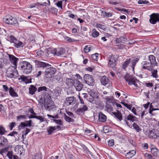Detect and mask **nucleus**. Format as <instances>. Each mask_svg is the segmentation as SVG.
Segmentation results:
<instances>
[{
    "label": "nucleus",
    "instance_id": "obj_2",
    "mask_svg": "<svg viewBox=\"0 0 159 159\" xmlns=\"http://www.w3.org/2000/svg\"><path fill=\"white\" fill-rule=\"evenodd\" d=\"M20 67L23 72L26 74L30 73L32 71V65L28 62L24 61L20 64Z\"/></svg>",
    "mask_w": 159,
    "mask_h": 159
},
{
    "label": "nucleus",
    "instance_id": "obj_26",
    "mask_svg": "<svg viewBox=\"0 0 159 159\" xmlns=\"http://www.w3.org/2000/svg\"><path fill=\"white\" fill-rule=\"evenodd\" d=\"M114 115L115 117L117 120L120 121H121L122 120V116L121 113L119 111H117V112H112Z\"/></svg>",
    "mask_w": 159,
    "mask_h": 159
},
{
    "label": "nucleus",
    "instance_id": "obj_46",
    "mask_svg": "<svg viewBox=\"0 0 159 159\" xmlns=\"http://www.w3.org/2000/svg\"><path fill=\"white\" fill-rule=\"evenodd\" d=\"M30 131V129L28 128H26L22 132V137L23 138L24 136H26Z\"/></svg>",
    "mask_w": 159,
    "mask_h": 159
},
{
    "label": "nucleus",
    "instance_id": "obj_4",
    "mask_svg": "<svg viewBox=\"0 0 159 159\" xmlns=\"http://www.w3.org/2000/svg\"><path fill=\"white\" fill-rule=\"evenodd\" d=\"M16 68L13 66L9 67L6 72L7 76L11 78L16 77L18 73L16 70Z\"/></svg>",
    "mask_w": 159,
    "mask_h": 159
},
{
    "label": "nucleus",
    "instance_id": "obj_21",
    "mask_svg": "<svg viewBox=\"0 0 159 159\" xmlns=\"http://www.w3.org/2000/svg\"><path fill=\"white\" fill-rule=\"evenodd\" d=\"M149 60L150 63L154 67L155 66H157V63L155 57L153 55H150L148 56Z\"/></svg>",
    "mask_w": 159,
    "mask_h": 159
},
{
    "label": "nucleus",
    "instance_id": "obj_9",
    "mask_svg": "<svg viewBox=\"0 0 159 159\" xmlns=\"http://www.w3.org/2000/svg\"><path fill=\"white\" fill-rule=\"evenodd\" d=\"M128 121H129L130 122H134V121H138V118L135 116H133L132 114H130L126 117H125L124 121L125 122L126 125H129V122Z\"/></svg>",
    "mask_w": 159,
    "mask_h": 159
},
{
    "label": "nucleus",
    "instance_id": "obj_20",
    "mask_svg": "<svg viewBox=\"0 0 159 159\" xmlns=\"http://www.w3.org/2000/svg\"><path fill=\"white\" fill-rule=\"evenodd\" d=\"M88 107L85 104H82L80 108H78L76 111V112L77 114H79L81 113H83L85 111L87 110Z\"/></svg>",
    "mask_w": 159,
    "mask_h": 159
},
{
    "label": "nucleus",
    "instance_id": "obj_28",
    "mask_svg": "<svg viewBox=\"0 0 159 159\" xmlns=\"http://www.w3.org/2000/svg\"><path fill=\"white\" fill-rule=\"evenodd\" d=\"M131 61L130 58L127 59L122 63V67L123 69L126 70V69L128 67Z\"/></svg>",
    "mask_w": 159,
    "mask_h": 159
},
{
    "label": "nucleus",
    "instance_id": "obj_64",
    "mask_svg": "<svg viewBox=\"0 0 159 159\" xmlns=\"http://www.w3.org/2000/svg\"><path fill=\"white\" fill-rule=\"evenodd\" d=\"M37 55L38 56H42L43 54V52L41 50H39L37 52Z\"/></svg>",
    "mask_w": 159,
    "mask_h": 159
},
{
    "label": "nucleus",
    "instance_id": "obj_62",
    "mask_svg": "<svg viewBox=\"0 0 159 159\" xmlns=\"http://www.w3.org/2000/svg\"><path fill=\"white\" fill-rule=\"evenodd\" d=\"M35 118L39 120L41 122H42L44 121L43 118L41 116H36Z\"/></svg>",
    "mask_w": 159,
    "mask_h": 159
},
{
    "label": "nucleus",
    "instance_id": "obj_53",
    "mask_svg": "<svg viewBox=\"0 0 159 159\" xmlns=\"http://www.w3.org/2000/svg\"><path fill=\"white\" fill-rule=\"evenodd\" d=\"M90 96H91V97H89L87 99V100L91 103L95 104V103L94 102V98L92 97L91 94H90Z\"/></svg>",
    "mask_w": 159,
    "mask_h": 159
},
{
    "label": "nucleus",
    "instance_id": "obj_22",
    "mask_svg": "<svg viewBox=\"0 0 159 159\" xmlns=\"http://www.w3.org/2000/svg\"><path fill=\"white\" fill-rule=\"evenodd\" d=\"M127 40V38L124 36H122L120 38H117L115 40L116 43L118 44L125 43Z\"/></svg>",
    "mask_w": 159,
    "mask_h": 159
},
{
    "label": "nucleus",
    "instance_id": "obj_24",
    "mask_svg": "<svg viewBox=\"0 0 159 159\" xmlns=\"http://www.w3.org/2000/svg\"><path fill=\"white\" fill-rule=\"evenodd\" d=\"M116 60L112 57H111L110 59L109 60V62L108 65L111 67L113 70L116 68Z\"/></svg>",
    "mask_w": 159,
    "mask_h": 159
},
{
    "label": "nucleus",
    "instance_id": "obj_61",
    "mask_svg": "<svg viewBox=\"0 0 159 159\" xmlns=\"http://www.w3.org/2000/svg\"><path fill=\"white\" fill-rule=\"evenodd\" d=\"M108 144L109 146H112L114 145V141L113 139H111L109 140L108 142Z\"/></svg>",
    "mask_w": 159,
    "mask_h": 159
},
{
    "label": "nucleus",
    "instance_id": "obj_15",
    "mask_svg": "<svg viewBox=\"0 0 159 159\" xmlns=\"http://www.w3.org/2000/svg\"><path fill=\"white\" fill-rule=\"evenodd\" d=\"M76 99L73 97H67L64 101V102L65 105L69 106L70 105H73L75 104Z\"/></svg>",
    "mask_w": 159,
    "mask_h": 159
},
{
    "label": "nucleus",
    "instance_id": "obj_31",
    "mask_svg": "<svg viewBox=\"0 0 159 159\" xmlns=\"http://www.w3.org/2000/svg\"><path fill=\"white\" fill-rule=\"evenodd\" d=\"M29 93L31 95H33L37 90V89L34 86L31 85L29 87Z\"/></svg>",
    "mask_w": 159,
    "mask_h": 159
},
{
    "label": "nucleus",
    "instance_id": "obj_49",
    "mask_svg": "<svg viewBox=\"0 0 159 159\" xmlns=\"http://www.w3.org/2000/svg\"><path fill=\"white\" fill-rule=\"evenodd\" d=\"M54 93L57 96L59 95L61 93V89L58 87H57L54 90Z\"/></svg>",
    "mask_w": 159,
    "mask_h": 159
},
{
    "label": "nucleus",
    "instance_id": "obj_56",
    "mask_svg": "<svg viewBox=\"0 0 159 159\" xmlns=\"http://www.w3.org/2000/svg\"><path fill=\"white\" fill-rule=\"evenodd\" d=\"M47 116L50 119L52 118V119H57L59 117L58 114L54 116H52L49 114H48Z\"/></svg>",
    "mask_w": 159,
    "mask_h": 159
},
{
    "label": "nucleus",
    "instance_id": "obj_3",
    "mask_svg": "<svg viewBox=\"0 0 159 159\" xmlns=\"http://www.w3.org/2000/svg\"><path fill=\"white\" fill-rule=\"evenodd\" d=\"M11 43H14V46L17 48L23 47L24 46V44L22 42L18 40L15 37L11 35L7 37Z\"/></svg>",
    "mask_w": 159,
    "mask_h": 159
},
{
    "label": "nucleus",
    "instance_id": "obj_10",
    "mask_svg": "<svg viewBox=\"0 0 159 159\" xmlns=\"http://www.w3.org/2000/svg\"><path fill=\"white\" fill-rule=\"evenodd\" d=\"M148 137L151 139H157L159 137V131L152 129L149 131Z\"/></svg>",
    "mask_w": 159,
    "mask_h": 159
},
{
    "label": "nucleus",
    "instance_id": "obj_50",
    "mask_svg": "<svg viewBox=\"0 0 159 159\" xmlns=\"http://www.w3.org/2000/svg\"><path fill=\"white\" fill-rule=\"evenodd\" d=\"M91 50V46L90 45L85 46L84 48V52L85 53H87L89 52Z\"/></svg>",
    "mask_w": 159,
    "mask_h": 159
},
{
    "label": "nucleus",
    "instance_id": "obj_11",
    "mask_svg": "<svg viewBox=\"0 0 159 159\" xmlns=\"http://www.w3.org/2000/svg\"><path fill=\"white\" fill-rule=\"evenodd\" d=\"M7 55L8 56L10 63L14 65V66H12L17 67V61L19 60V59L13 55L10 54H7Z\"/></svg>",
    "mask_w": 159,
    "mask_h": 159
},
{
    "label": "nucleus",
    "instance_id": "obj_58",
    "mask_svg": "<svg viewBox=\"0 0 159 159\" xmlns=\"http://www.w3.org/2000/svg\"><path fill=\"white\" fill-rule=\"evenodd\" d=\"M117 48L119 49L122 50L124 49L125 47V45L122 44L116 45Z\"/></svg>",
    "mask_w": 159,
    "mask_h": 159
},
{
    "label": "nucleus",
    "instance_id": "obj_17",
    "mask_svg": "<svg viewBox=\"0 0 159 159\" xmlns=\"http://www.w3.org/2000/svg\"><path fill=\"white\" fill-rule=\"evenodd\" d=\"M74 86L77 91H80L83 88V85L77 79H75Z\"/></svg>",
    "mask_w": 159,
    "mask_h": 159
},
{
    "label": "nucleus",
    "instance_id": "obj_45",
    "mask_svg": "<svg viewBox=\"0 0 159 159\" xmlns=\"http://www.w3.org/2000/svg\"><path fill=\"white\" fill-rule=\"evenodd\" d=\"M152 76L153 77L157 78L158 77L157 70L156 69L152 70Z\"/></svg>",
    "mask_w": 159,
    "mask_h": 159
},
{
    "label": "nucleus",
    "instance_id": "obj_13",
    "mask_svg": "<svg viewBox=\"0 0 159 159\" xmlns=\"http://www.w3.org/2000/svg\"><path fill=\"white\" fill-rule=\"evenodd\" d=\"M34 62L36 66L39 68L40 67L45 68L51 66L50 65L48 64L38 60H35Z\"/></svg>",
    "mask_w": 159,
    "mask_h": 159
},
{
    "label": "nucleus",
    "instance_id": "obj_25",
    "mask_svg": "<svg viewBox=\"0 0 159 159\" xmlns=\"http://www.w3.org/2000/svg\"><path fill=\"white\" fill-rule=\"evenodd\" d=\"M66 83L69 87H72L75 84V79L73 80L71 78H66Z\"/></svg>",
    "mask_w": 159,
    "mask_h": 159
},
{
    "label": "nucleus",
    "instance_id": "obj_1",
    "mask_svg": "<svg viewBox=\"0 0 159 159\" xmlns=\"http://www.w3.org/2000/svg\"><path fill=\"white\" fill-rule=\"evenodd\" d=\"M124 78L129 85H133L136 87V89L139 87L137 83L139 82V80L135 77L127 73L124 76Z\"/></svg>",
    "mask_w": 159,
    "mask_h": 159
},
{
    "label": "nucleus",
    "instance_id": "obj_5",
    "mask_svg": "<svg viewBox=\"0 0 159 159\" xmlns=\"http://www.w3.org/2000/svg\"><path fill=\"white\" fill-rule=\"evenodd\" d=\"M56 69L53 67H48L45 71V76L47 78H51L55 74Z\"/></svg>",
    "mask_w": 159,
    "mask_h": 159
},
{
    "label": "nucleus",
    "instance_id": "obj_55",
    "mask_svg": "<svg viewBox=\"0 0 159 159\" xmlns=\"http://www.w3.org/2000/svg\"><path fill=\"white\" fill-rule=\"evenodd\" d=\"M26 118L25 116L20 115L17 116V120L20 121L21 119H25Z\"/></svg>",
    "mask_w": 159,
    "mask_h": 159
},
{
    "label": "nucleus",
    "instance_id": "obj_51",
    "mask_svg": "<svg viewBox=\"0 0 159 159\" xmlns=\"http://www.w3.org/2000/svg\"><path fill=\"white\" fill-rule=\"evenodd\" d=\"M149 2L147 0H139L138 2V3L139 4H148L149 3Z\"/></svg>",
    "mask_w": 159,
    "mask_h": 159
},
{
    "label": "nucleus",
    "instance_id": "obj_39",
    "mask_svg": "<svg viewBox=\"0 0 159 159\" xmlns=\"http://www.w3.org/2000/svg\"><path fill=\"white\" fill-rule=\"evenodd\" d=\"M132 126L133 128L137 132H139L141 130V129L140 128L139 126L135 123H133Z\"/></svg>",
    "mask_w": 159,
    "mask_h": 159
},
{
    "label": "nucleus",
    "instance_id": "obj_12",
    "mask_svg": "<svg viewBox=\"0 0 159 159\" xmlns=\"http://www.w3.org/2000/svg\"><path fill=\"white\" fill-rule=\"evenodd\" d=\"M32 121L30 120L29 121H25V122H21L18 126V128L19 130H21L25 128V127H30L32 126Z\"/></svg>",
    "mask_w": 159,
    "mask_h": 159
},
{
    "label": "nucleus",
    "instance_id": "obj_35",
    "mask_svg": "<svg viewBox=\"0 0 159 159\" xmlns=\"http://www.w3.org/2000/svg\"><path fill=\"white\" fill-rule=\"evenodd\" d=\"M101 12L102 13L101 16H102L103 17H109L111 16L112 15L111 12H106L103 11H102Z\"/></svg>",
    "mask_w": 159,
    "mask_h": 159
},
{
    "label": "nucleus",
    "instance_id": "obj_63",
    "mask_svg": "<svg viewBox=\"0 0 159 159\" xmlns=\"http://www.w3.org/2000/svg\"><path fill=\"white\" fill-rule=\"evenodd\" d=\"M6 33V30L4 29L0 28V34H4Z\"/></svg>",
    "mask_w": 159,
    "mask_h": 159
},
{
    "label": "nucleus",
    "instance_id": "obj_33",
    "mask_svg": "<svg viewBox=\"0 0 159 159\" xmlns=\"http://www.w3.org/2000/svg\"><path fill=\"white\" fill-rule=\"evenodd\" d=\"M49 101H48V100H46V101L47 102H46H46L44 104V107L46 109V110H48L49 111H50V109H51V105L52 104V102L51 101H49V99H48Z\"/></svg>",
    "mask_w": 159,
    "mask_h": 159
},
{
    "label": "nucleus",
    "instance_id": "obj_18",
    "mask_svg": "<svg viewBox=\"0 0 159 159\" xmlns=\"http://www.w3.org/2000/svg\"><path fill=\"white\" fill-rule=\"evenodd\" d=\"M7 150H1L0 151V154L4 156V153H5L6 154L9 159H12L13 155L12 152L8 151Z\"/></svg>",
    "mask_w": 159,
    "mask_h": 159
},
{
    "label": "nucleus",
    "instance_id": "obj_16",
    "mask_svg": "<svg viewBox=\"0 0 159 159\" xmlns=\"http://www.w3.org/2000/svg\"><path fill=\"white\" fill-rule=\"evenodd\" d=\"M92 97H93L94 99L95 104V107L97 108L99 107V98L98 93L96 92H93L91 94Z\"/></svg>",
    "mask_w": 159,
    "mask_h": 159
},
{
    "label": "nucleus",
    "instance_id": "obj_23",
    "mask_svg": "<svg viewBox=\"0 0 159 159\" xmlns=\"http://www.w3.org/2000/svg\"><path fill=\"white\" fill-rule=\"evenodd\" d=\"M20 79L22 81L26 84H28L31 82V78L30 76H25L24 75H22L20 76Z\"/></svg>",
    "mask_w": 159,
    "mask_h": 159
},
{
    "label": "nucleus",
    "instance_id": "obj_48",
    "mask_svg": "<svg viewBox=\"0 0 159 159\" xmlns=\"http://www.w3.org/2000/svg\"><path fill=\"white\" fill-rule=\"evenodd\" d=\"M7 131L2 126H0V135H2L4 134Z\"/></svg>",
    "mask_w": 159,
    "mask_h": 159
},
{
    "label": "nucleus",
    "instance_id": "obj_60",
    "mask_svg": "<svg viewBox=\"0 0 159 159\" xmlns=\"http://www.w3.org/2000/svg\"><path fill=\"white\" fill-rule=\"evenodd\" d=\"M65 39L66 41H69V42H74L75 41L74 39H72L71 38L68 37H66Z\"/></svg>",
    "mask_w": 159,
    "mask_h": 159
},
{
    "label": "nucleus",
    "instance_id": "obj_54",
    "mask_svg": "<svg viewBox=\"0 0 159 159\" xmlns=\"http://www.w3.org/2000/svg\"><path fill=\"white\" fill-rule=\"evenodd\" d=\"M49 11L53 14H55L57 11V9L54 7L51 8Z\"/></svg>",
    "mask_w": 159,
    "mask_h": 159
},
{
    "label": "nucleus",
    "instance_id": "obj_34",
    "mask_svg": "<svg viewBox=\"0 0 159 159\" xmlns=\"http://www.w3.org/2000/svg\"><path fill=\"white\" fill-rule=\"evenodd\" d=\"M114 103L112 104H107L106 106V110L108 112H111L113 111Z\"/></svg>",
    "mask_w": 159,
    "mask_h": 159
},
{
    "label": "nucleus",
    "instance_id": "obj_57",
    "mask_svg": "<svg viewBox=\"0 0 159 159\" xmlns=\"http://www.w3.org/2000/svg\"><path fill=\"white\" fill-rule=\"evenodd\" d=\"M16 125V123L15 122H12L10 123L8 126L10 129V130H12L13 128H14Z\"/></svg>",
    "mask_w": 159,
    "mask_h": 159
},
{
    "label": "nucleus",
    "instance_id": "obj_7",
    "mask_svg": "<svg viewBox=\"0 0 159 159\" xmlns=\"http://www.w3.org/2000/svg\"><path fill=\"white\" fill-rule=\"evenodd\" d=\"M84 79L86 83L90 86H93L94 84V82L92 75L89 74H85Z\"/></svg>",
    "mask_w": 159,
    "mask_h": 159
},
{
    "label": "nucleus",
    "instance_id": "obj_40",
    "mask_svg": "<svg viewBox=\"0 0 159 159\" xmlns=\"http://www.w3.org/2000/svg\"><path fill=\"white\" fill-rule=\"evenodd\" d=\"M64 118L65 120L68 122H74V120L69 116H67L66 114H65L64 115Z\"/></svg>",
    "mask_w": 159,
    "mask_h": 159
},
{
    "label": "nucleus",
    "instance_id": "obj_19",
    "mask_svg": "<svg viewBox=\"0 0 159 159\" xmlns=\"http://www.w3.org/2000/svg\"><path fill=\"white\" fill-rule=\"evenodd\" d=\"M61 128V127L60 126H50L47 128V131L49 135H51L55 130Z\"/></svg>",
    "mask_w": 159,
    "mask_h": 159
},
{
    "label": "nucleus",
    "instance_id": "obj_36",
    "mask_svg": "<svg viewBox=\"0 0 159 159\" xmlns=\"http://www.w3.org/2000/svg\"><path fill=\"white\" fill-rule=\"evenodd\" d=\"M107 119L106 116L102 112H100V122H104L106 121Z\"/></svg>",
    "mask_w": 159,
    "mask_h": 159
},
{
    "label": "nucleus",
    "instance_id": "obj_14",
    "mask_svg": "<svg viewBox=\"0 0 159 159\" xmlns=\"http://www.w3.org/2000/svg\"><path fill=\"white\" fill-rule=\"evenodd\" d=\"M150 22L152 24H155L159 20V14H152L150 16Z\"/></svg>",
    "mask_w": 159,
    "mask_h": 159
},
{
    "label": "nucleus",
    "instance_id": "obj_52",
    "mask_svg": "<svg viewBox=\"0 0 159 159\" xmlns=\"http://www.w3.org/2000/svg\"><path fill=\"white\" fill-rule=\"evenodd\" d=\"M92 35L93 37H97L98 36L99 34V32L98 31H97L95 29H94L92 30Z\"/></svg>",
    "mask_w": 159,
    "mask_h": 159
},
{
    "label": "nucleus",
    "instance_id": "obj_38",
    "mask_svg": "<svg viewBox=\"0 0 159 159\" xmlns=\"http://www.w3.org/2000/svg\"><path fill=\"white\" fill-rule=\"evenodd\" d=\"M65 51L62 48H60L59 49L57 50V52L56 55L57 56H60L64 54Z\"/></svg>",
    "mask_w": 159,
    "mask_h": 159
},
{
    "label": "nucleus",
    "instance_id": "obj_27",
    "mask_svg": "<svg viewBox=\"0 0 159 159\" xmlns=\"http://www.w3.org/2000/svg\"><path fill=\"white\" fill-rule=\"evenodd\" d=\"M100 81L101 84L105 86L109 84V80L106 76H103L101 78Z\"/></svg>",
    "mask_w": 159,
    "mask_h": 159
},
{
    "label": "nucleus",
    "instance_id": "obj_6",
    "mask_svg": "<svg viewBox=\"0 0 159 159\" xmlns=\"http://www.w3.org/2000/svg\"><path fill=\"white\" fill-rule=\"evenodd\" d=\"M3 20L6 24L10 25L16 24L17 22L16 19L11 16H7L3 18Z\"/></svg>",
    "mask_w": 159,
    "mask_h": 159
},
{
    "label": "nucleus",
    "instance_id": "obj_29",
    "mask_svg": "<svg viewBox=\"0 0 159 159\" xmlns=\"http://www.w3.org/2000/svg\"><path fill=\"white\" fill-rule=\"evenodd\" d=\"M136 153L135 150H132L127 152L125 154V156L127 158H130L133 157Z\"/></svg>",
    "mask_w": 159,
    "mask_h": 159
},
{
    "label": "nucleus",
    "instance_id": "obj_42",
    "mask_svg": "<svg viewBox=\"0 0 159 159\" xmlns=\"http://www.w3.org/2000/svg\"><path fill=\"white\" fill-rule=\"evenodd\" d=\"M49 89L46 88L45 86H42L39 87L37 89L38 92H39L41 91H48Z\"/></svg>",
    "mask_w": 159,
    "mask_h": 159
},
{
    "label": "nucleus",
    "instance_id": "obj_59",
    "mask_svg": "<svg viewBox=\"0 0 159 159\" xmlns=\"http://www.w3.org/2000/svg\"><path fill=\"white\" fill-rule=\"evenodd\" d=\"M80 93H79L78 97V98L80 99V103L81 104H84V101L83 100V99L81 97V96L80 95Z\"/></svg>",
    "mask_w": 159,
    "mask_h": 159
},
{
    "label": "nucleus",
    "instance_id": "obj_41",
    "mask_svg": "<svg viewBox=\"0 0 159 159\" xmlns=\"http://www.w3.org/2000/svg\"><path fill=\"white\" fill-rule=\"evenodd\" d=\"M50 120L54 121L56 123L59 125L58 126H61L63 125V122L61 119L57 120L50 119Z\"/></svg>",
    "mask_w": 159,
    "mask_h": 159
},
{
    "label": "nucleus",
    "instance_id": "obj_30",
    "mask_svg": "<svg viewBox=\"0 0 159 159\" xmlns=\"http://www.w3.org/2000/svg\"><path fill=\"white\" fill-rule=\"evenodd\" d=\"M139 58H136L131 61V65L130 66L131 67L133 71H134V67L137 63L139 61Z\"/></svg>",
    "mask_w": 159,
    "mask_h": 159
},
{
    "label": "nucleus",
    "instance_id": "obj_32",
    "mask_svg": "<svg viewBox=\"0 0 159 159\" xmlns=\"http://www.w3.org/2000/svg\"><path fill=\"white\" fill-rule=\"evenodd\" d=\"M9 93L10 95L13 97H18V95L15 91L14 89L11 87H10L9 89Z\"/></svg>",
    "mask_w": 159,
    "mask_h": 159
},
{
    "label": "nucleus",
    "instance_id": "obj_8",
    "mask_svg": "<svg viewBox=\"0 0 159 159\" xmlns=\"http://www.w3.org/2000/svg\"><path fill=\"white\" fill-rule=\"evenodd\" d=\"M141 66L143 69L149 71L152 70L154 67L151 63L147 61H144L142 62L141 64Z\"/></svg>",
    "mask_w": 159,
    "mask_h": 159
},
{
    "label": "nucleus",
    "instance_id": "obj_37",
    "mask_svg": "<svg viewBox=\"0 0 159 159\" xmlns=\"http://www.w3.org/2000/svg\"><path fill=\"white\" fill-rule=\"evenodd\" d=\"M50 97V96L48 95V94H47V96H46V97H45V96L43 98L42 97H41L39 100V104H40L41 105H42L44 102H46V101L47 98H49Z\"/></svg>",
    "mask_w": 159,
    "mask_h": 159
},
{
    "label": "nucleus",
    "instance_id": "obj_44",
    "mask_svg": "<svg viewBox=\"0 0 159 159\" xmlns=\"http://www.w3.org/2000/svg\"><path fill=\"white\" fill-rule=\"evenodd\" d=\"M151 152L154 156L159 157V150H151Z\"/></svg>",
    "mask_w": 159,
    "mask_h": 159
},
{
    "label": "nucleus",
    "instance_id": "obj_43",
    "mask_svg": "<svg viewBox=\"0 0 159 159\" xmlns=\"http://www.w3.org/2000/svg\"><path fill=\"white\" fill-rule=\"evenodd\" d=\"M98 53H96L91 55V57L92 59L95 61L96 62H98Z\"/></svg>",
    "mask_w": 159,
    "mask_h": 159
},
{
    "label": "nucleus",
    "instance_id": "obj_47",
    "mask_svg": "<svg viewBox=\"0 0 159 159\" xmlns=\"http://www.w3.org/2000/svg\"><path fill=\"white\" fill-rule=\"evenodd\" d=\"M109 131V127L108 126H105L103 127L102 129L101 130L102 132L104 133H108Z\"/></svg>",
    "mask_w": 159,
    "mask_h": 159
}]
</instances>
